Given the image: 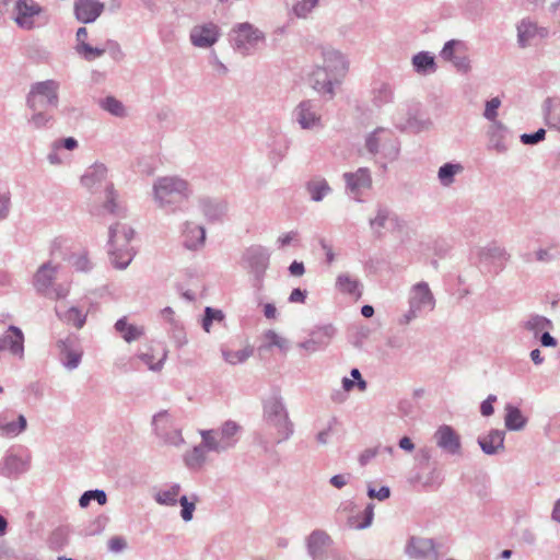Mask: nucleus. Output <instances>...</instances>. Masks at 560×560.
<instances>
[{"label": "nucleus", "instance_id": "obj_1", "mask_svg": "<svg viewBox=\"0 0 560 560\" xmlns=\"http://www.w3.org/2000/svg\"><path fill=\"white\" fill-rule=\"evenodd\" d=\"M152 196L159 208L175 210L177 205L191 196V188L189 183L179 176H162L154 180Z\"/></svg>", "mask_w": 560, "mask_h": 560}, {"label": "nucleus", "instance_id": "obj_2", "mask_svg": "<svg viewBox=\"0 0 560 560\" xmlns=\"http://www.w3.org/2000/svg\"><path fill=\"white\" fill-rule=\"evenodd\" d=\"M262 419L267 428L275 430L277 444L289 440L294 432V424L289 418L287 407L279 393L264 401Z\"/></svg>", "mask_w": 560, "mask_h": 560}, {"label": "nucleus", "instance_id": "obj_3", "mask_svg": "<svg viewBox=\"0 0 560 560\" xmlns=\"http://www.w3.org/2000/svg\"><path fill=\"white\" fill-rule=\"evenodd\" d=\"M135 236V231L131 226L124 223H115L108 230V255L112 265L117 269H126L133 256V247L130 242Z\"/></svg>", "mask_w": 560, "mask_h": 560}, {"label": "nucleus", "instance_id": "obj_4", "mask_svg": "<svg viewBox=\"0 0 560 560\" xmlns=\"http://www.w3.org/2000/svg\"><path fill=\"white\" fill-rule=\"evenodd\" d=\"M269 261L270 253L261 245H252L243 253V267L252 275V287L257 293H261L265 289V276Z\"/></svg>", "mask_w": 560, "mask_h": 560}, {"label": "nucleus", "instance_id": "obj_5", "mask_svg": "<svg viewBox=\"0 0 560 560\" xmlns=\"http://www.w3.org/2000/svg\"><path fill=\"white\" fill-rule=\"evenodd\" d=\"M364 147L372 155L380 154L387 161H394L399 155V141L395 135L386 128L378 127L365 137Z\"/></svg>", "mask_w": 560, "mask_h": 560}, {"label": "nucleus", "instance_id": "obj_6", "mask_svg": "<svg viewBox=\"0 0 560 560\" xmlns=\"http://www.w3.org/2000/svg\"><path fill=\"white\" fill-rule=\"evenodd\" d=\"M57 267L50 262L43 264L34 275L33 285L36 292L51 300L63 299L68 295V284H56Z\"/></svg>", "mask_w": 560, "mask_h": 560}, {"label": "nucleus", "instance_id": "obj_7", "mask_svg": "<svg viewBox=\"0 0 560 560\" xmlns=\"http://www.w3.org/2000/svg\"><path fill=\"white\" fill-rule=\"evenodd\" d=\"M435 306V299L429 284L421 281L410 289L409 310L398 319L399 325H408L416 319L422 311H432Z\"/></svg>", "mask_w": 560, "mask_h": 560}, {"label": "nucleus", "instance_id": "obj_8", "mask_svg": "<svg viewBox=\"0 0 560 560\" xmlns=\"http://www.w3.org/2000/svg\"><path fill=\"white\" fill-rule=\"evenodd\" d=\"M59 88L60 84L56 80L33 83L26 95V107L28 109H36V107L47 108L48 106L57 107L59 104Z\"/></svg>", "mask_w": 560, "mask_h": 560}, {"label": "nucleus", "instance_id": "obj_9", "mask_svg": "<svg viewBox=\"0 0 560 560\" xmlns=\"http://www.w3.org/2000/svg\"><path fill=\"white\" fill-rule=\"evenodd\" d=\"M408 557L416 559L436 560L446 555L442 544L432 538L411 536L405 547Z\"/></svg>", "mask_w": 560, "mask_h": 560}, {"label": "nucleus", "instance_id": "obj_10", "mask_svg": "<svg viewBox=\"0 0 560 560\" xmlns=\"http://www.w3.org/2000/svg\"><path fill=\"white\" fill-rule=\"evenodd\" d=\"M264 39V34L247 22L237 24L231 36L233 47L243 55L250 54Z\"/></svg>", "mask_w": 560, "mask_h": 560}, {"label": "nucleus", "instance_id": "obj_11", "mask_svg": "<svg viewBox=\"0 0 560 560\" xmlns=\"http://www.w3.org/2000/svg\"><path fill=\"white\" fill-rule=\"evenodd\" d=\"M341 80L324 69L322 66H315L308 74L311 88L325 101H331L336 95V86L341 84Z\"/></svg>", "mask_w": 560, "mask_h": 560}, {"label": "nucleus", "instance_id": "obj_12", "mask_svg": "<svg viewBox=\"0 0 560 560\" xmlns=\"http://www.w3.org/2000/svg\"><path fill=\"white\" fill-rule=\"evenodd\" d=\"M294 120L304 130L324 127L320 106L314 100H303L293 109Z\"/></svg>", "mask_w": 560, "mask_h": 560}, {"label": "nucleus", "instance_id": "obj_13", "mask_svg": "<svg viewBox=\"0 0 560 560\" xmlns=\"http://www.w3.org/2000/svg\"><path fill=\"white\" fill-rule=\"evenodd\" d=\"M155 434L163 440L165 444L179 446L184 443L180 429H178L172 416L162 410L158 412L152 420Z\"/></svg>", "mask_w": 560, "mask_h": 560}, {"label": "nucleus", "instance_id": "obj_14", "mask_svg": "<svg viewBox=\"0 0 560 560\" xmlns=\"http://www.w3.org/2000/svg\"><path fill=\"white\" fill-rule=\"evenodd\" d=\"M59 350V359L67 370L77 369L83 357V349L77 336L69 335L56 342Z\"/></svg>", "mask_w": 560, "mask_h": 560}, {"label": "nucleus", "instance_id": "obj_15", "mask_svg": "<svg viewBox=\"0 0 560 560\" xmlns=\"http://www.w3.org/2000/svg\"><path fill=\"white\" fill-rule=\"evenodd\" d=\"M43 8L34 0H18L14 7V22L23 30H33L35 19L43 12Z\"/></svg>", "mask_w": 560, "mask_h": 560}, {"label": "nucleus", "instance_id": "obj_16", "mask_svg": "<svg viewBox=\"0 0 560 560\" xmlns=\"http://www.w3.org/2000/svg\"><path fill=\"white\" fill-rule=\"evenodd\" d=\"M343 179L347 190L357 201H361L362 192L372 186L371 173L366 167H360L353 173H345Z\"/></svg>", "mask_w": 560, "mask_h": 560}, {"label": "nucleus", "instance_id": "obj_17", "mask_svg": "<svg viewBox=\"0 0 560 560\" xmlns=\"http://www.w3.org/2000/svg\"><path fill=\"white\" fill-rule=\"evenodd\" d=\"M436 446L450 455L462 454V442L458 433L450 425L443 424L434 433Z\"/></svg>", "mask_w": 560, "mask_h": 560}, {"label": "nucleus", "instance_id": "obj_18", "mask_svg": "<svg viewBox=\"0 0 560 560\" xmlns=\"http://www.w3.org/2000/svg\"><path fill=\"white\" fill-rule=\"evenodd\" d=\"M548 36L546 27L538 26L529 19H523L517 25V42L522 48L533 44L537 39Z\"/></svg>", "mask_w": 560, "mask_h": 560}, {"label": "nucleus", "instance_id": "obj_19", "mask_svg": "<svg viewBox=\"0 0 560 560\" xmlns=\"http://www.w3.org/2000/svg\"><path fill=\"white\" fill-rule=\"evenodd\" d=\"M331 545L332 539L322 529L313 530L306 538L307 553L313 559L327 557Z\"/></svg>", "mask_w": 560, "mask_h": 560}, {"label": "nucleus", "instance_id": "obj_20", "mask_svg": "<svg viewBox=\"0 0 560 560\" xmlns=\"http://www.w3.org/2000/svg\"><path fill=\"white\" fill-rule=\"evenodd\" d=\"M322 56L323 65L320 66L342 81L349 68L345 56L335 49H323Z\"/></svg>", "mask_w": 560, "mask_h": 560}, {"label": "nucleus", "instance_id": "obj_21", "mask_svg": "<svg viewBox=\"0 0 560 560\" xmlns=\"http://www.w3.org/2000/svg\"><path fill=\"white\" fill-rule=\"evenodd\" d=\"M220 30L214 23L195 26L190 32V40L194 46L208 48L219 38Z\"/></svg>", "mask_w": 560, "mask_h": 560}, {"label": "nucleus", "instance_id": "obj_22", "mask_svg": "<svg viewBox=\"0 0 560 560\" xmlns=\"http://www.w3.org/2000/svg\"><path fill=\"white\" fill-rule=\"evenodd\" d=\"M104 11V3L98 0H75L74 14L78 21L88 24L94 22Z\"/></svg>", "mask_w": 560, "mask_h": 560}, {"label": "nucleus", "instance_id": "obj_23", "mask_svg": "<svg viewBox=\"0 0 560 560\" xmlns=\"http://www.w3.org/2000/svg\"><path fill=\"white\" fill-rule=\"evenodd\" d=\"M266 145L269 149V159L275 163H279L289 150V140L281 131L271 129L268 133Z\"/></svg>", "mask_w": 560, "mask_h": 560}, {"label": "nucleus", "instance_id": "obj_24", "mask_svg": "<svg viewBox=\"0 0 560 560\" xmlns=\"http://www.w3.org/2000/svg\"><path fill=\"white\" fill-rule=\"evenodd\" d=\"M198 203L206 220L210 223L222 221L228 210L226 202L221 199L203 197L199 199Z\"/></svg>", "mask_w": 560, "mask_h": 560}, {"label": "nucleus", "instance_id": "obj_25", "mask_svg": "<svg viewBox=\"0 0 560 560\" xmlns=\"http://www.w3.org/2000/svg\"><path fill=\"white\" fill-rule=\"evenodd\" d=\"M504 431L493 429L487 435L478 438V444L485 454L494 455L504 450Z\"/></svg>", "mask_w": 560, "mask_h": 560}, {"label": "nucleus", "instance_id": "obj_26", "mask_svg": "<svg viewBox=\"0 0 560 560\" xmlns=\"http://www.w3.org/2000/svg\"><path fill=\"white\" fill-rule=\"evenodd\" d=\"M107 176V168L104 164H94L90 166L81 176V184L90 191L96 190Z\"/></svg>", "mask_w": 560, "mask_h": 560}, {"label": "nucleus", "instance_id": "obj_27", "mask_svg": "<svg viewBox=\"0 0 560 560\" xmlns=\"http://www.w3.org/2000/svg\"><path fill=\"white\" fill-rule=\"evenodd\" d=\"M509 129L501 121H494L488 129L489 149H493L498 153L508 151L505 143Z\"/></svg>", "mask_w": 560, "mask_h": 560}, {"label": "nucleus", "instance_id": "obj_28", "mask_svg": "<svg viewBox=\"0 0 560 560\" xmlns=\"http://www.w3.org/2000/svg\"><path fill=\"white\" fill-rule=\"evenodd\" d=\"M184 226V246L191 250L202 247L206 240V231L203 226L196 225L192 222H186Z\"/></svg>", "mask_w": 560, "mask_h": 560}, {"label": "nucleus", "instance_id": "obj_29", "mask_svg": "<svg viewBox=\"0 0 560 560\" xmlns=\"http://www.w3.org/2000/svg\"><path fill=\"white\" fill-rule=\"evenodd\" d=\"M397 223V218L386 207L378 206L376 215L370 220V226L378 236L382 235L384 229L394 226Z\"/></svg>", "mask_w": 560, "mask_h": 560}, {"label": "nucleus", "instance_id": "obj_30", "mask_svg": "<svg viewBox=\"0 0 560 560\" xmlns=\"http://www.w3.org/2000/svg\"><path fill=\"white\" fill-rule=\"evenodd\" d=\"M504 410V425L509 431H521L526 427L527 418L517 407L508 404Z\"/></svg>", "mask_w": 560, "mask_h": 560}, {"label": "nucleus", "instance_id": "obj_31", "mask_svg": "<svg viewBox=\"0 0 560 560\" xmlns=\"http://www.w3.org/2000/svg\"><path fill=\"white\" fill-rule=\"evenodd\" d=\"M305 189L310 195V198L315 202L322 201L327 195L331 192V188L328 182L322 177L310 179L305 185Z\"/></svg>", "mask_w": 560, "mask_h": 560}, {"label": "nucleus", "instance_id": "obj_32", "mask_svg": "<svg viewBox=\"0 0 560 560\" xmlns=\"http://www.w3.org/2000/svg\"><path fill=\"white\" fill-rule=\"evenodd\" d=\"M31 115L27 118V125L33 130H40L50 127L54 124V116L45 107L30 109Z\"/></svg>", "mask_w": 560, "mask_h": 560}, {"label": "nucleus", "instance_id": "obj_33", "mask_svg": "<svg viewBox=\"0 0 560 560\" xmlns=\"http://www.w3.org/2000/svg\"><path fill=\"white\" fill-rule=\"evenodd\" d=\"M336 288L343 294L360 298L362 295L361 282L349 273H340L336 279Z\"/></svg>", "mask_w": 560, "mask_h": 560}, {"label": "nucleus", "instance_id": "obj_34", "mask_svg": "<svg viewBox=\"0 0 560 560\" xmlns=\"http://www.w3.org/2000/svg\"><path fill=\"white\" fill-rule=\"evenodd\" d=\"M478 255L480 261L499 262L501 266L510 258L505 248L494 244L480 248Z\"/></svg>", "mask_w": 560, "mask_h": 560}, {"label": "nucleus", "instance_id": "obj_35", "mask_svg": "<svg viewBox=\"0 0 560 560\" xmlns=\"http://www.w3.org/2000/svg\"><path fill=\"white\" fill-rule=\"evenodd\" d=\"M107 48H114L118 54H121L119 45L114 40H107L106 47L104 48L92 47L90 44L77 45L75 47L77 52L82 55L84 59L89 61L101 57Z\"/></svg>", "mask_w": 560, "mask_h": 560}, {"label": "nucleus", "instance_id": "obj_36", "mask_svg": "<svg viewBox=\"0 0 560 560\" xmlns=\"http://www.w3.org/2000/svg\"><path fill=\"white\" fill-rule=\"evenodd\" d=\"M412 66L420 74L433 73L436 70L434 57L427 51L418 52L412 57Z\"/></svg>", "mask_w": 560, "mask_h": 560}, {"label": "nucleus", "instance_id": "obj_37", "mask_svg": "<svg viewBox=\"0 0 560 560\" xmlns=\"http://www.w3.org/2000/svg\"><path fill=\"white\" fill-rule=\"evenodd\" d=\"M201 436H202V442L200 445H203L205 450L207 452L212 451V452L220 453V452L226 451L228 448L234 446V444H235V441H222L221 439L217 440L213 435V431H211V430L210 431H201Z\"/></svg>", "mask_w": 560, "mask_h": 560}, {"label": "nucleus", "instance_id": "obj_38", "mask_svg": "<svg viewBox=\"0 0 560 560\" xmlns=\"http://www.w3.org/2000/svg\"><path fill=\"white\" fill-rule=\"evenodd\" d=\"M27 470V464L16 455H9L3 462V475L8 477H16Z\"/></svg>", "mask_w": 560, "mask_h": 560}, {"label": "nucleus", "instance_id": "obj_39", "mask_svg": "<svg viewBox=\"0 0 560 560\" xmlns=\"http://www.w3.org/2000/svg\"><path fill=\"white\" fill-rule=\"evenodd\" d=\"M185 464L189 469L199 470L207 460V451L203 445L195 446L184 457Z\"/></svg>", "mask_w": 560, "mask_h": 560}, {"label": "nucleus", "instance_id": "obj_40", "mask_svg": "<svg viewBox=\"0 0 560 560\" xmlns=\"http://www.w3.org/2000/svg\"><path fill=\"white\" fill-rule=\"evenodd\" d=\"M115 329L127 342L135 341L143 335L141 327L128 324L125 317L116 322Z\"/></svg>", "mask_w": 560, "mask_h": 560}, {"label": "nucleus", "instance_id": "obj_41", "mask_svg": "<svg viewBox=\"0 0 560 560\" xmlns=\"http://www.w3.org/2000/svg\"><path fill=\"white\" fill-rule=\"evenodd\" d=\"M523 328L537 336L540 331L552 328V323L549 318L541 315H530L522 324Z\"/></svg>", "mask_w": 560, "mask_h": 560}, {"label": "nucleus", "instance_id": "obj_42", "mask_svg": "<svg viewBox=\"0 0 560 560\" xmlns=\"http://www.w3.org/2000/svg\"><path fill=\"white\" fill-rule=\"evenodd\" d=\"M180 490V485L174 483L167 489L158 491L154 495V500L161 505L174 506L178 502L177 497Z\"/></svg>", "mask_w": 560, "mask_h": 560}, {"label": "nucleus", "instance_id": "obj_43", "mask_svg": "<svg viewBox=\"0 0 560 560\" xmlns=\"http://www.w3.org/2000/svg\"><path fill=\"white\" fill-rule=\"evenodd\" d=\"M221 352H222L223 359L229 364L235 365V364H238V363H243L248 358H250L253 355V353H254V350H253L252 347L248 346V347H245L244 349H241V350H237V351H232V350H229L226 348H222Z\"/></svg>", "mask_w": 560, "mask_h": 560}, {"label": "nucleus", "instance_id": "obj_44", "mask_svg": "<svg viewBox=\"0 0 560 560\" xmlns=\"http://www.w3.org/2000/svg\"><path fill=\"white\" fill-rule=\"evenodd\" d=\"M372 102L376 107H382L393 101V90L386 83H380L372 91Z\"/></svg>", "mask_w": 560, "mask_h": 560}, {"label": "nucleus", "instance_id": "obj_45", "mask_svg": "<svg viewBox=\"0 0 560 560\" xmlns=\"http://www.w3.org/2000/svg\"><path fill=\"white\" fill-rule=\"evenodd\" d=\"M463 171L460 164L445 163L439 168L438 177L440 183L448 187L454 183L455 175Z\"/></svg>", "mask_w": 560, "mask_h": 560}, {"label": "nucleus", "instance_id": "obj_46", "mask_svg": "<svg viewBox=\"0 0 560 560\" xmlns=\"http://www.w3.org/2000/svg\"><path fill=\"white\" fill-rule=\"evenodd\" d=\"M336 334V329L332 325H324L312 330L311 335L317 342V346L325 348L329 345Z\"/></svg>", "mask_w": 560, "mask_h": 560}, {"label": "nucleus", "instance_id": "obj_47", "mask_svg": "<svg viewBox=\"0 0 560 560\" xmlns=\"http://www.w3.org/2000/svg\"><path fill=\"white\" fill-rule=\"evenodd\" d=\"M100 106L116 117H125L126 108L124 104L114 96H106L100 101Z\"/></svg>", "mask_w": 560, "mask_h": 560}, {"label": "nucleus", "instance_id": "obj_48", "mask_svg": "<svg viewBox=\"0 0 560 560\" xmlns=\"http://www.w3.org/2000/svg\"><path fill=\"white\" fill-rule=\"evenodd\" d=\"M61 319H63L67 324L73 325L75 328L80 329L84 326L86 322V313H83L80 308L75 306H71L63 315H59Z\"/></svg>", "mask_w": 560, "mask_h": 560}, {"label": "nucleus", "instance_id": "obj_49", "mask_svg": "<svg viewBox=\"0 0 560 560\" xmlns=\"http://www.w3.org/2000/svg\"><path fill=\"white\" fill-rule=\"evenodd\" d=\"M546 109V124L549 128H553L560 131V101L557 103L547 102Z\"/></svg>", "mask_w": 560, "mask_h": 560}, {"label": "nucleus", "instance_id": "obj_50", "mask_svg": "<svg viewBox=\"0 0 560 560\" xmlns=\"http://www.w3.org/2000/svg\"><path fill=\"white\" fill-rule=\"evenodd\" d=\"M92 500H96L100 505H104L107 502L106 493L103 490H89L85 491L79 499L81 508H86Z\"/></svg>", "mask_w": 560, "mask_h": 560}, {"label": "nucleus", "instance_id": "obj_51", "mask_svg": "<svg viewBox=\"0 0 560 560\" xmlns=\"http://www.w3.org/2000/svg\"><path fill=\"white\" fill-rule=\"evenodd\" d=\"M189 498L186 495L180 497L178 502L182 505L180 516L185 522H189L192 520V514L196 509V502L198 501V497L196 494H191Z\"/></svg>", "mask_w": 560, "mask_h": 560}, {"label": "nucleus", "instance_id": "obj_52", "mask_svg": "<svg viewBox=\"0 0 560 560\" xmlns=\"http://www.w3.org/2000/svg\"><path fill=\"white\" fill-rule=\"evenodd\" d=\"M69 532L66 527L56 528L49 536L48 544L51 549H60L68 542Z\"/></svg>", "mask_w": 560, "mask_h": 560}, {"label": "nucleus", "instance_id": "obj_53", "mask_svg": "<svg viewBox=\"0 0 560 560\" xmlns=\"http://www.w3.org/2000/svg\"><path fill=\"white\" fill-rule=\"evenodd\" d=\"M139 358L149 366L152 371H160L163 368L164 361L166 359V350L162 349L161 358L155 362L154 355L151 353H141Z\"/></svg>", "mask_w": 560, "mask_h": 560}, {"label": "nucleus", "instance_id": "obj_54", "mask_svg": "<svg viewBox=\"0 0 560 560\" xmlns=\"http://www.w3.org/2000/svg\"><path fill=\"white\" fill-rule=\"evenodd\" d=\"M223 318H224V315H223L222 311L214 310V308L208 306L205 310V317H203V320H202V328L207 332H209L212 322L213 320L221 322V320H223Z\"/></svg>", "mask_w": 560, "mask_h": 560}, {"label": "nucleus", "instance_id": "obj_55", "mask_svg": "<svg viewBox=\"0 0 560 560\" xmlns=\"http://www.w3.org/2000/svg\"><path fill=\"white\" fill-rule=\"evenodd\" d=\"M265 339L268 341L267 348L277 347L280 350L288 349V342L284 338L279 336L275 330H267L265 332Z\"/></svg>", "mask_w": 560, "mask_h": 560}, {"label": "nucleus", "instance_id": "obj_56", "mask_svg": "<svg viewBox=\"0 0 560 560\" xmlns=\"http://www.w3.org/2000/svg\"><path fill=\"white\" fill-rule=\"evenodd\" d=\"M318 0H300L293 7L296 16L305 18L316 5Z\"/></svg>", "mask_w": 560, "mask_h": 560}, {"label": "nucleus", "instance_id": "obj_57", "mask_svg": "<svg viewBox=\"0 0 560 560\" xmlns=\"http://www.w3.org/2000/svg\"><path fill=\"white\" fill-rule=\"evenodd\" d=\"M501 105V101L499 97H493L486 103V108L483 112V116L486 119L490 120L493 124L498 117V109Z\"/></svg>", "mask_w": 560, "mask_h": 560}, {"label": "nucleus", "instance_id": "obj_58", "mask_svg": "<svg viewBox=\"0 0 560 560\" xmlns=\"http://www.w3.org/2000/svg\"><path fill=\"white\" fill-rule=\"evenodd\" d=\"M106 200L104 202V209L109 213H116L118 211V205L116 203L117 194L114 190L112 184L107 185L105 188Z\"/></svg>", "mask_w": 560, "mask_h": 560}, {"label": "nucleus", "instance_id": "obj_59", "mask_svg": "<svg viewBox=\"0 0 560 560\" xmlns=\"http://www.w3.org/2000/svg\"><path fill=\"white\" fill-rule=\"evenodd\" d=\"M238 430H240V425L236 422L231 421V420L224 422L223 425L221 427V431H220L221 440L222 441H235L233 438L238 432Z\"/></svg>", "mask_w": 560, "mask_h": 560}, {"label": "nucleus", "instance_id": "obj_60", "mask_svg": "<svg viewBox=\"0 0 560 560\" xmlns=\"http://www.w3.org/2000/svg\"><path fill=\"white\" fill-rule=\"evenodd\" d=\"M458 46H463V43L460 40L451 39V40L446 42L440 52L441 58L446 61H452L456 57L454 55V52H455V48Z\"/></svg>", "mask_w": 560, "mask_h": 560}, {"label": "nucleus", "instance_id": "obj_61", "mask_svg": "<svg viewBox=\"0 0 560 560\" xmlns=\"http://www.w3.org/2000/svg\"><path fill=\"white\" fill-rule=\"evenodd\" d=\"M443 481L442 471L436 467H432L431 471L423 480L425 487H439Z\"/></svg>", "mask_w": 560, "mask_h": 560}, {"label": "nucleus", "instance_id": "obj_62", "mask_svg": "<svg viewBox=\"0 0 560 560\" xmlns=\"http://www.w3.org/2000/svg\"><path fill=\"white\" fill-rule=\"evenodd\" d=\"M546 137V130L544 128L538 129L534 133H523L521 136V142L524 144H537L542 141Z\"/></svg>", "mask_w": 560, "mask_h": 560}, {"label": "nucleus", "instance_id": "obj_63", "mask_svg": "<svg viewBox=\"0 0 560 560\" xmlns=\"http://www.w3.org/2000/svg\"><path fill=\"white\" fill-rule=\"evenodd\" d=\"M373 517H374V506H373V504L370 503L366 505V508L363 512V521L358 524H353L352 527H354L357 529H364L372 524Z\"/></svg>", "mask_w": 560, "mask_h": 560}, {"label": "nucleus", "instance_id": "obj_64", "mask_svg": "<svg viewBox=\"0 0 560 560\" xmlns=\"http://www.w3.org/2000/svg\"><path fill=\"white\" fill-rule=\"evenodd\" d=\"M19 434L18 424L14 421L4 422L0 418V435L1 436H15Z\"/></svg>", "mask_w": 560, "mask_h": 560}]
</instances>
